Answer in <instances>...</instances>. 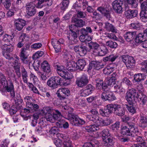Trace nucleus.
<instances>
[{
    "label": "nucleus",
    "mask_w": 147,
    "mask_h": 147,
    "mask_svg": "<svg viewBox=\"0 0 147 147\" xmlns=\"http://www.w3.org/2000/svg\"><path fill=\"white\" fill-rule=\"evenodd\" d=\"M127 124L130 131V136L133 137L136 136L139 133L138 127L136 126L134 123H128Z\"/></svg>",
    "instance_id": "obj_13"
},
{
    "label": "nucleus",
    "mask_w": 147,
    "mask_h": 147,
    "mask_svg": "<svg viewBox=\"0 0 147 147\" xmlns=\"http://www.w3.org/2000/svg\"><path fill=\"white\" fill-rule=\"evenodd\" d=\"M99 121V125L101 126L109 125L113 122V120L110 118H108L105 119L100 118Z\"/></svg>",
    "instance_id": "obj_26"
},
{
    "label": "nucleus",
    "mask_w": 147,
    "mask_h": 147,
    "mask_svg": "<svg viewBox=\"0 0 147 147\" xmlns=\"http://www.w3.org/2000/svg\"><path fill=\"white\" fill-rule=\"evenodd\" d=\"M42 113L46 116V115H48L49 114H52L54 113V111L50 107H46L43 108L42 111Z\"/></svg>",
    "instance_id": "obj_35"
},
{
    "label": "nucleus",
    "mask_w": 147,
    "mask_h": 147,
    "mask_svg": "<svg viewBox=\"0 0 147 147\" xmlns=\"http://www.w3.org/2000/svg\"><path fill=\"white\" fill-rule=\"evenodd\" d=\"M93 61L94 68L96 70H98L103 67L104 65L101 63L97 61Z\"/></svg>",
    "instance_id": "obj_46"
},
{
    "label": "nucleus",
    "mask_w": 147,
    "mask_h": 147,
    "mask_svg": "<svg viewBox=\"0 0 147 147\" xmlns=\"http://www.w3.org/2000/svg\"><path fill=\"white\" fill-rule=\"evenodd\" d=\"M121 133L123 135L130 136V131L129 129V127L128 126L123 127L121 128Z\"/></svg>",
    "instance_id": "obj_37"
},
{
    "label": "nucleus",
    "mask_w": 147,
    "mask_h": 147,
    "mask_svg": "<svg viewBox=\"0 0 147 147\" xmlns=\"http://www.w3.org/2000/svg\"><path fill=\"white\" fill-rule=\"evenodd\" d=\"M136 139V142L139 143L138 144L141 145V146H144L145 147H147V143L144 141L142 137L137 136Z\"/></svg>",
    "instance_id": "obj_44"
},
{
    "label": "nucleus",
    "mask_w": 147,
    "mask_h": 147,
    "mask_svg": "<svg viewBox=\"0 0 147 147\" xmlns=\"http://www.w3.org/2000/svg\"><path fill=\"white\" fill-rule=\"evenodd\" d=\"M2 3L3 4L5 8L7 9H9L11 5V0H3Z\"/></svg>",
    "instance_id": "obj_52"
},
{
    "label": "nucleus",
    "mask_w": 147,
    "mask_h": 147,
    "mask_svg": "<svg viewBox=\"0 0 147 147\" xmlns=\"http://www.w3.org/2000/svg\"><path fill=\"white\" fill-rule=\"evenodd\" d=\"M27 53L28 51L24 48L22 49L20 54V58L25 63H28V61L26 60L28 57Z\"/></svg>",
    "instance_id": "obj_29"
},
{
    "label": "nucleus",
    "mask_w": 147,
    "mask_h": 147,
    "mask_svg": "<svg viewBox=\"0 0 147 147\" xmlns=\"http://www.w3.org/2000/svg\"><path fill=\"white\" fill-rule=\"evenodd\" d=\"M98 125H92L86 127L85 129L88 132H90L97 130L98 129Z\"/></svg>",
    "instance_id": "obj_34"
},
{
    "label": "nucleus",
    "mask_w": 147,
    "mask_h": 147,
    "mask_svg": "<svg viewBox=\"0 0 147 147\" xmlns=\"http://www.w3.org/2000/svg\"><path fill=\"white\" fill-rule=\"evenodd\" d=\"M106 45L111 48L116 49L117 47V44L115 42L112 40H109L106 42Z\"/></svg>",
    "instance_id": "obj_39"
},
{
    "label": "nucleus",
    "mask_w": 147,
    "mask_h": 147,
    "mask_svg": "<svg viewBox=\"0 0 147 147\" xmlns=\"http://www.w3.org/2000/svg\"><path fill=\"white\" fill-rule=\"evenodd\" d=\"M114 113L119 116H123L125 113V109L121 106L117 104H114Z\"/></svg>",
    "instance_id": "obj_14"
},
{
    "label": "nucleus",
    "mask_w": 147,
    "mask_h": 147,
    "mask_svg": "<svg viewBox=\"0 0 147 147\" xmlns=\"http://www.w3.org/2000/svg\"><path fill=\"white\" fill-rule=\"evenodd\" d=\"M56 94L59 98L61 100H63L70 95V91L67 88H61L57 90Z\"/></svg>",
    "instance_id": "obj_8"
},
{
    "label": "nucleus",
    "mask_w": 147,
    "mask_h": 147,
    "mask_svg": "<svg viewBox=\"0 0 147 147\" xmlns=\"http://www.w3.org/2000/svg\"><path fill=\"white\" fill-rule=\"evenodd\" d=\"M14 100L16 105V108H17L19 109H22L23 108L21 105L23 103V102L20 96L19 95H17L15 97Z\"/></svg>",
    "instance_id": "obj_23"
},
{
    "label": "nucleus",
    "mask_w": 147,
    "mask_h": 147,
    "mask_svg": "<svg viewBox=\"0 0 147 147\" xmlns=\"http://www.w3.org/2000/svg\"><path fill=\"white\" fill-rule=\"evenodd\" d=\"M99 144V143L98 141L93 140L85 142L83 145V147H98Z\"/></svg>",
    "instance_id": "obj_21"
},
{
    "label": "nucleus",
    "mask_w": 147,
    "mask_h": 147,
    "mask_svg": "<svg viewBox=\"0 0 147 147\" xmlns=\"http://www.w3.org/2000/svg\"><path fill=\"white\" fill-rule=\"evenodd\" d=\"M1 48L3 50L7 52L10 53L13 51V47L11 45H5L1 46Z\"/></svg>",
    "instance_id": "obj_42"
},
{
    "label": "nucleus",
    "mask_w": 147,
    "mask_h": 147,
    "mask_svg": "<svg viewBox=\"0 0 147 147\" xmlns=\"http://www.w3.org/2000/svg\"><path fill=\"white\" fill-rule=\"evenodd\" d=\"M13 64L14 69H16L17 68V69L20 68V63L19 61H18V60H14L13 62Z\"/></svg>",
    "instance_id": "obj_60"
},
{
    "label": "nucleus",
    "mask_w": 147,
    "mask_h": 147,
    "mask_svg": "<svg viewBox=\"0 0 147 147\" xmlns=\"http://www.w3.org/2000/svg\"><path fill=\"white\" fill-rule=\"evenodd\" d=\"M74 50L80 56H83L87 54V48L81 45H77L74 47Z\"/></svg>",
    "instance_id": "obj_10"
},
{
    "label": "nucleus",
    "mask_w": 147,
    "mask_h": 147,
    "mask_svg": "<svg viewBox=\"0 0 147 147\" xmlns=\"http://www.w3.org/2000/svg\"><path fill=\"white\" fill-rule=\"evenodd\" d=\"M108 52V50L106 47L103 46H100L99 49L98 51L95 54L99 56H103L107 54Z\"/></svg>",
    "instance_id": "obj_28"
},
{
    "label": "nucleus",
    "mask_w": 147,
    "mask_h": 147,
    "mask_svg": "<svg viewBox=\"0 0 147 147\" xmlns=\"http://www.w3.org/2000/svg\"><path fill=\"white\" fill-rule=\"evenodd\" d=\"M45 117L48 121H49L51 123H53L55 122V120L53 114H49L48 115H46Z\"/></svg>",
    "instance_id": "obj_54"
},
{
    "label": "nucleus",
    "mask_w": 147,
    "mask_h": 147,
    "mask_svg": "<svg viewBox=\"0 0 147 147\" xmlns=\"http://www.w3.org/2000/svg\"><path fill=\"white\" fill-rule=\"evenodd\" d=\"M105 28L108 31H111L113 32H117V29L113 25L109 23L108 22H106L105 23Z\"/></svg>",
    "instance_id": "obj_31"
},
{
    "label": "nucleus",
    "mask_w": 147,
    "mask_h": 147,
    "mask_svg": "<svg viewBox=\"0 0 147 147\" xmlns=\"http://www.w3.org/2000/svg\"><path fill=\"white\" fill-rule=\"evenodd\" d=\"M118 57V56L116 55H111L108 56L104 57L103 60L105 62L107 61L113 62Z\"/></svg>",
    "instance_id": "obj_36"
},
{
    "label": "nucleus",
    "mask_w": 147,
    "mask_h": 147,
    "mask_svg": "<svg viewBox=\"0 0 147 147\" xmlns=\"http://www.w3.org/2000/svg\"><path fill=\"white\" fill-rule=\"evenodd\" d=\"M74 25H71L69 26L70 31L69 32L67 38L68 39L75 40L77 37L76 30L74 29Z\"/></svg>",
    "instance_id": "obj_17"
},
{
    "label": "nucleus",
    "mask_w": 147,
    "mask_h": 147,
    "mask_svg": "<svg viewBox=\"0 0 147 147\" xmlns=\"http://www.w3.org/2000/svg\"><path fill=\"white\" fill-rule=\"evenodd\" d=\"M88 76L85 74L83 75L80 78H78L76 81V84L80 87H83L88 83Z\"/></svg>",
    "instance_id": "obj_9"
},
{
    "label": "nucleus",
    "mask_w": 147,
    "mask_h": 147,
    "mask_svg": "<svg viewBox=\"0 0 147 147\" xmlns=\"http://www.w3.org/2000/svg\"><path fill=\"white\" fill-rule=\"evenodd\" d=\"M134 79L136 82H139L143 80L144 78L142 74H138L134 75Z\"/></svg>",
    "instance_id": "obj_50"
},
{
    "label": "nucleus",
    "mask_w": 147,
    "mask_h": 147,
    "mask_svg": "<svg viewBox=\"0 0 147 147\" xmlns=\"http://www.w3.org/2000/svg\"><path fill=\"white\" fill-rule=\"evenodd\" d=\"M61 76L65 79L66 80H69L70 79H71L73 77L71 73H69V72L65 71L64 72L63 74L62 75H61Z\"/></svg>",
    "instance_id": "obj_49"
},
{
    "label": "nucleus",
    "mask_w": 147,
    "mask_h": 147,
    "mask_svg": "<svg viewBox=\"0 0 147 147\" xmlns=\"http://www.w3.org/2000/svg\"><path fill=\"white\" fill-rule=\"evenodd\" d=\"M101 98L104 101L109 100L112 101L116 99V97L110 91H105L101 95Z\"/></svg>",
    "instance_id": "obj_11"
},
{
    "label": "nucleus",
    "mask_w": 147,
    "mask_h": 147,
    "mask_svg": "<svg viewBox=\"0 0 147 147\" xmlns=\"http://www.w3.org/2000/svg\"><path fill=\"white\" fill-rule=\"evenodd\" d=\"M58 132V129L55 127H52L49 131L50 133L53 135L57 134Z\"/></svg>",
    "instance_id": "obj_63"
},
{
    "label": "nucleus",
    "mask_w": 147,
    "mask_h": 147,
    "mask_svg": "<svg viewBox=\"0 0 147 147\" xmlns=\"http://www.w3.org/2000/svg\"><path fill=\"white\" fill-rule=\"evenodd\" d=\"M126 99L130 105L134 104L136 100H138L141 101L143 104H144L147 100V97L146 95L142 93H138L134 88L131 89L127 92Z\"/></svg>",
    "instance_id": "obj_1"
},
{
    "label": "nucleus",
    "mask_w": 147,
    "mask_h": 147,
    "mask_svg": "<svg viewBox=\"0 0 147 147\" xmlns=\"http://www.w3.org/2000/svg\"><path fill=\"white\" fill-rule=\"evenodd\" d=\"M139 126L142 128L147 126V117L143 114H140L139 117Z\"/></svg>",
    "instance_id": "obj_16"
},
{
    "label": "nucleus",
    "mask_w": 147,
    "mask_h": 147,
    "mask_svg": "<svg viewBox=\"0 0 147 147\" xmlns=\"http://www.w3.org/2000/svg\"><path fill=\"white\" fill-rule=\"evenodd\" d=\"M88 46L89 48L93 50V52L94 53H95V54L99 49V48L100 47V46L97 43L92 41L88 43Z\"/></svg>",
    "instance_id": "obj_25"
},
{
    "label": "nucleus",
    "mask_w": 147,
    "mask_h": 147,
    "mask_svg": "<svg viewBox=\"0 0 147 147\" xmlns=\"http://www.w3.org/2000/svg\"><path fill=\"white\" fill-rule=\"evenodd\" d=\"M91 93L90 92L88 91L85 88L82 89L81 90V95L83 96H86L88 95Z\"/></svg>",
    "instance_id": "obj_59"
},
{
    "label": "nucleus",
    "mask_w": 147,
    "mask_h": 147,
    "mask_svg": "<svg viewBox=\"0 0 147 147\" xmlns=\"http://www.w3.org/2000/svg\"><path fill=\"white\" fill-rule=\"evenodd\" d=\"M77 17L79 18H86L87 16L86 13L81 11H78L77 13Z\"/></svg>",
    "instance_id": "obj_53"
},
{
    "label": "nucleus",
    "mask_w": 147,
    "mask_h": 147,
    "mask_svg": "<svg viewBox=\"0 0 147 147\" xmlns=\"http://www.w3.org/2000/svg\"><path fill=\"white\" fill-rule=\"evenodd\" d=\"M136 37L135 41L137 43H141L146 40L145 36L143 33H139Z\"/></svg>",
    "instance_id": "obj_30"
},
{
    "label": "nucleus",
    "mask_w": 147,
    "mask_h": 147,
    "mask_svg": "<svg viewBox=\"0 0 147 147\" xmlns=\"http://www.w3.org/2000/svg\"><path fill=\"white\" fill-rule=\"evenodd\" d=\"M140 16L142 21L144 22H147V10L141 11Z\"/></svg>",
    "instance_id": "obj_40"
},
{
    "label": "nucleus",
    "mask_w": 147,
    "mask_h": 147,
    "mask_svg": "<svg viewBox=\"0 0 147 147\" xmlns=\"http://www.w3.org/2000/svg\"><path fill=\"white\" fill-rule=\"evenodd\" d=\"M108 115L111 114L114 109V104H111L107 105L104 107Z\"/></svg>",
    "instance_id": "obj_41"
},
{
    "label": "nucleus",
    "mask_w": 147,
    "mask_h": 147,
    "mask_svg": "<svg viewBox=\"0 0 147 147\" xmlns=\"http://www.w3.org/2000/svg\"><path fill=\"white\" fill-rule=\"evenodd\" d=\"M42 46L41 43H35L31 46V48L35 49H36L40 48Z\"/></svg>",
    "instance_id": "obj_62"
},
{
    "label": "nucleus",
    "mask_w": 147,
    "mask_h": 147,
    "mask_svg": "<svg viewBox=\"0 0 147 147\" xmlns=\"http://www.w3.org/2000/svg\"><path fill=\"white\" fill-rule=\"evenodd\" d=\"M40 65L39 60H37L34 61L33 64V66L35 71H38V67Z\"/></svg>",
    "instance_id": "obj_58"
},
{
    "label": "nucleus",
    "mask_w": 147,
    "mask_h": 147,
    "mask_svg": "<svg viewBox=\"0 0 147 147\" xmlns=\"http://www.w3.org/2000/svg\"><path fill=\"white\" fill-rule=\"evenodd\" d=\"M54 143L57 147H61L62 146V142L59 139L54 140Z\"/></svg>",
    "instance_id": "obj_61"
},
{
    "label": "nucleus",
    "mask_w": 147,
    "mask_h": 147,
    "mask_svg": "<svg viewBox=\"0 0 147 147\" xmlns=\"http://www.w3.org/2000/svg\"><path fill=\"white\" fill-rule=\"evenodd\" d=\"M67 118L71 121L73 125L75 126L81 125L85 123V121L84 120L79 118L78 115L71 113H68Z\"/></svg>",
    "instance_id": "obj_3"
},
{
    "label": "nucleus",
    "mask_w": 147,
    "mask_h": 147,
    "mask_svg": "<svg viewBox=\"0 0 147 147\" xmlns=\"http://www.w3.org/2000/svg\"><path fill=\"white\" fill-rule=\"evenodd\" d=\"M41 67L42 71L48 74L51 72L50 66L47 61H44L41 63Z\"/></svg>",
    "instance_id": "obj_22"
},
{
    "label": "nucleus",
    "mask_w": 147,
    "mask_h": 147,
    "mask_svg": "<svg viewBox=\"0 0 147 147\" xmlns=\"http://www.w3.org/2000/svg\"><path fill=\"white\" fill-rule=\"evenodd\" d=\"M125 16L127 19L133 18L136 17L138 15L137 10L129 9L128 7H125Z\"/></svg>",
    "instance_id": "obj_12"
},
{
    "label": "nucleus",
    "mask_w": 147,
    "mask_h": 147,
    "mask_svg": "<svg viewBox=\"0 0 147 147\" xmlns=\"http://www.w3.org/2000/svg\"><path fill=\"white\" fill-rule=\"evenodd\" d=\"M75 63L74 61L67 62L66 64V68L69 71H74L76 70Z\"/></svg>",
    "instance_id": "obj_24"
},
{
    "label": "nucleus",
    "mask_w": 147,
    "mask_h": 147,
    "mask_svg": "<svg viewBox=\"0 0 147 147\" xmlns=\"http://www.w3.org/2000/svg\"><path fill=\"white\" fill-rule=\"evenodd\" d=\"M54 113L52 114L53 115L54 120L58 119L59 118H60L61 116V113L60 112H59L57 110H54Z\"/></svg>",
    "instance_id": "obj_55"
},
{
    "label": "nucleus",
    "mask_w": 147,
    "mask_h": 147,
    "mask_svg": "<svg viewBox=\"0 0 147 147\" xmlns=\"http://www.w3.org/2000/svg\"><path fill=\"white\" fill-rule=\"evenodd\" d=\"M76 64V70L78 69L82 70L86 63L84 60L80 59L77 61Z\"/></svg>",
    "instance_id": "obj_27"
},
{
    "label": "nucleus",
    "mask_w": 147,
    "mask_h": 147,
    "mask_svg": "<svg viewBox=\"0 0 147 147\" xmlns=\"http://www.w3.org/2000/svg\"><path fill=\"white\" fill-rule=\"evenodd\" d=\"M114 67L111 66L107 67L105 68L103 70V72L104 74L108 75L110 74L113 70Z\"/></svg>",
    "instance_id": "obj_48"
},
{
    "label": "nucleus",
    "mask_w": 147,
    "mask_h": 147,
    "mask_svg": "<svg viewBox=\"0 0 147 147\" xmlns=\"http://www.w3.org/2000/svg\"><path fill=\"white\" fill-rule=\"evenodd\" d=\"M5 88L7 92H9L14 90V86L11 81H9V84Z\"/></svg>",
    "instance_id": "obj_56"
},
{
    "label": "nucleus",
    "mask_w": 147,
    "mask_h": 147,
    "mask_svg": "<svg viewBox=\"0 0 147 147\" xmlns=\"http://www.w3.org/2000/svg\"><path fill=\"white\" fill-rule=\"evenodd\" d=\"M122 61L128 68H131L134 66L135 61L134 58L128 55H123L121 56Z\"/></svg>",
    "instance_id": "obj_6"
},
{
    "label": "nucleus",
    "mask_w": 147,
    "mask_h": 147,
    "mask_svg": "<svg viewBox=\"0 0 147 147\" xmlns=\"http://www.w3.org/2000/svg\"><path fill=\"white\" fill-rule=\"evenodd\" d=\"M25 8L27 14L29 16L32 17L36 13V9L33 2H31L27 3Z\"/></svg>",
    "instance_id": "obj_5"
},
{
    "label": "nucleus",
    "mask_w": 147,
    "mask_h": 147,
    "mask_svg": "<svg viewBox=\"0 0 147 147\" xmlns=\"http://www.w3.org/2000/svg\"><path fill=\"white\" fill-rule=\"evenodd\" d=\"M55 42L52 41V43L53 46L54 48L55 51L56 53H58L61 51V47L60 44H57V41H56Z\"/></svg>",
    "instance_id": "obj_51"
},
{
    "label": "nucleus",
    "mask_w": 147,
    "mask_h": 147,
    "mask_svg": "<svg viewBox=\"0 0 147 147\" xmlns=\"http://www.w3.org/2000/svg\"><path fill=\"white\" fill-rule=\"evenodd\" d=\"M101 134L103 140L102 144L104 147H113L114 142L113 138L110 136L109 130L107 129H105Z\"/></svg>",
    "instance_id": "obj_2"
},
{
    "label": "nucleus",
    "mask_w": 147,
    "mask_h": 147,
    "mask_svg": "<svg viewBox=\"0 0 147 147\" xmlns=\"http://www.w3.org/2000/svg\"><path fill=\"white\" fill-rule=\"evenodd\" d=\"M56 67L57 72L58 74L61 76L65 71V67L63 66H59L58 65H56Z\"/></svg>",
    "instance_id": "obj_47"
},
{
    "label": "nucleus",
    "mask_w": 147,
    "mask_h": 147,
    "mask_svg": "<svg viewBox=\"0 0 147 147\" xmlns=\"http://www.w3.org/2000/svg\"><path fill=\"white\" fill-rule=\"evenodd\" d=\"M72 22L74 24L71 25H74V28L76 27H83L85 24V22L81 19H78L77 18H72L71 20Z\"/></svg>",
    "instance_id": "obj_15"
},
{
    "label": "nucleus",
    "mask_w": 147,
    "mask_h": 147,
    "mask_svg": "<svg viewBox=\"0 0 147 147\" xmlns=\"http://www.w3.org/2000/svg\"><path fill=\"white\" fill-rule=\"evenodd\" d=\"M96 86V87L101 86L102 89H105L107 88V86L105 84L103 85V82L102 80L98 78H96L95 80Z\"/></svg>",
    "instance_id": "obj_33"
},
{
    "label": "nucleus",
    "mask_w": 147,
    "mask_h": 147,
    "mask_svg": "<svg viewBox=\"0 0 147 147\" xmlns=\"http://www.w3.org/2000/svg\"><path fill=\"white\" fill-rule=\"evenodd\" d=\"M69 2V0H63L60 4L61 9L65 10L67 8Z\"/></svg>",
    "instance_id": "obj_43"
},
{
    "label": "nucleus",
    "mask_w": 147,
    "mask_h": 147,
    "mask_svg": "<svg viewBox=\"0 0 147 147\" xmlns=\"http://www.w3.org/2000/svg\"><path fill=\"white\" fill-rule=\"evenodd\" d=\"M97 10L100 12L102 14L106 17L108 20H110V19L111 18L110 13L109 10H107L105 8L101 6L98 7Z\"/></svg>",
    "instance_id": "obj_20"
},
{
    "label": "nucleus",
    "mask_w": 147,
    "mask_h": 147,
    "mask_svg": "<svg viewBox=\"0 0 147 147\" xmlns=\"http://www.w3.org/2000/svg\"><path fill=\"white\" fill-rule=\"evenodd\" d=\"M141 11L147 10V2L144 1L141 3Z\"/></svg>",
    "instance_id": "obj_64"
},
{
    "label": "nucleus",
    "mask_w": 147,
    "mask_h": 147,
    "mask_svg": "<svg viewBox=\"0 0 147 147\" xmlns=\"http://www.w3.org/2000/svg\"><path fill=\"white\" fill-rule=\"evenodd\" d=\"M63 145L64 147H72L71 142L69 138H67L63 140Z\"/></svg>",
    "instance_id": "obj_45"
},
{
    "label": "nucleus",
    "mask_w": 147,
    "mask_h": 147,
    "mask_svg": "<svg viewBox=\"0 0 147 147\" xmlns=\"http://www.w3.org/2000/svg\"><path fill=\"white\" fill-rule=\"evenodd\" d=\"M62 81L59 77H52L49 79L47 82V84L52 89H55L57 88L58 85L61 84Z\"/></svg>",
    "instance_id": "obj_4"
},
{
    "label": "nucleus",
    "mask_w": 147,
    "mask_h": 147,
    "mask_svg": "<svg viewBox=\"0 0 147 147\" xmlns=\"http://www.w3.org/2000/svg\"><path fill=\"white\" fill-rule=\"evenodd\" d=\"M86 117L89 120L92 121L97 123H99V120L100 118H99L98 117L91 115H86Z\"/></svg>",
    "instance_id": "obj_38"
},
{
    "label": "nucleus",
    "mask_w": 147,
    "mask_h": 147,
    "mask_svg": "<svg viewBox=\"0 0 147 147\" xmlns=\"http://www.w3.org/2000/svg\"><path fill=\"white\" fill-rule=\"evenodd\" d=\"M115 81L110 78L109 80L107 79L105 80V84L106 85L107 87V85L108 86L113 85L115 84Z\"/></svg>",
    "instance_id": "obj_57"
},
{
    "label": "nucleus",
    "mask_w": 147,
    "mask_h": 147,
    "mask_svg": "<svg viewBox=\"0 0 147 147\" xmlns=\"http://www.w3.org/2000/svg\"><path fill=\"white\" fill-rule=\"evenodd\" d=\"M136 35V31L128 32L124 34V37L127 41L130 42L135 38Z\"/></svg>",
    "instance_id": "obj_19"
},
{
    "label": "nucleus",
    "mask_w": 147,
    "mask_h": 147,
    "mask_svg": "<svg viewBox=\"0 0 147 147\" xmlns=\"http://www.w3.org/2000/svg\"><path fill=\"white\" fill-rule=\"evenodd\" d=\"M26 24V21L22 19H18L15 22L16 28L18 30H22Z\"/></svg>",
    "instance_id": "obj_18"
},
{
    "label": "nucleus",
    "mask_w": 147,
    "mask_h": 147,
    "mask_svg": "<svg viewBox=\"0 0 147 147\" xmlns=\"http://www.w3.org/2000/svg\"><path fill=\"white\" fill-rule=\"evenodd\" d=\"M123 2L122 0H116L112 3L113 8L117 13H121L123 11Z\"/></svg>",
    "instance_id": "obj_7"
},
{
    "label": "nucleus",
    "mask_w": 147,
    "mask_h": 147,
    "mask_svg": "<svg viewBox=\"0 0 147 147\" xmlns=\"http://www.w3.org/2000/svg\"><path fill=\"white\" fill-rule=\"evenodd\" d=\"M21 73L24 82L26 83H27L28 82V73L27 71L23 66H22L21 67Z\"/></svg>",
    "instance_id": "obj_32"
}]
</instances>
